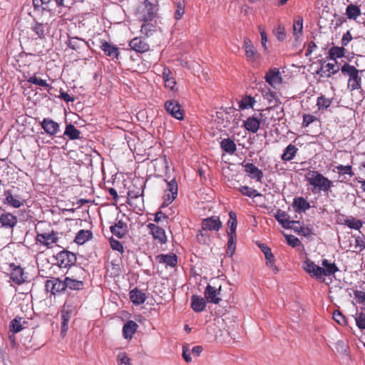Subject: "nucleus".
Wrapping results in <instances>:
<instances>
[{"label":"nucleus","instance_id":"nucleus-22","mask_svg":"<svg viewBox=\"0 0 365 365\" xmlns=\"http://www.w3.org/2000/svg\"><path fill=\"white\" fill-rule=\"evenodd\" d=\"M245 170L251 178L255 179L257 182L262 181L263 173L253 163H247L245 165Z\"/></svg>","mask_w":365,"mask_h":365},{"label":"nucleus","instance_id":"nucleus-50","mask_svg":"<svg viewBox=\"0 0 365 365\" xmlns=\"http://www.w3.org/2000/svg\"><path fill=\"white\" fill-rule=\"evenodd\" d=\"M336 170L339 175H348L350 177L354 175L351 165H339L336 167Z\"/></svg>","mask_w":365,"mask_h":365},{"label":"nucleus","instance_id":"nucleus-12","mask_svg":"<svg viewBox=\"0 0 365 365\" xmlns=\"http://www.w3.org/2000/svg\"><path fill=\"white\" fill-rule=\"evenodd\" d=\"M221 289V287L219 289H217L210 284H208L205 290V298L207 301V302L213 303V304H219L221 301L220 298V292Z\"/></svg>","mask_w":365,"mask_h":365},{"label":"nucleus","instance_id":"nucleus-24","mask_svg":"<svg viewBox=\"0 0 365 365\" xmlns=\"http://www.w3.org/2000/svg\"><path fill=\"white\" fill-rule=\"evenodd\" d=\"M277 220L282 225L284 228L292 227L291 224L299 225V221H291L289 220L287 214L282 210H278L275 215Z\"/></svg>","mask_w":365,"mask_h":365},{"label":"nucleus","instance_id":"nucleus-26","mask_svg":"<svg viewBox=\"0 0 365 365\" xmlns=\"http://www.w3.org/2000/svg\"><path fill=\"white\" fill-rule=\"evenodd\" d=\"M101 48L104 51L106 56L112 58H118L120 54L118 48L111 45L107 41H103L101 46Z\"/></svg>","mask_w":365,"mask_h":365},{"label":"nucleus","instance_id":"nucleus-59","mask_svg":"<svg viewBox=\"0 0 365 365\" xmlns=\"http://www.w3.org/2000/svg\"><path fill=\"white\" fill-rule=\"evenodd\" d=\"M316 117L310 115V114H305L303 116V125L304 127H307L309 124H311L312 122H314L316 120Z\"/></svg>","mask_w":365,"mask_h":365},{"label":"nucleus","instance_id":"nucleus-15","mask_svg":"<svg viewBox=\"0 0 365 365\" xmlns=\"http://www.w3.org/2000/svg\"><path fill=\"white\" fill-rule=\"evenodd\" d=\"M4 203L13 207L19 208L24 205L25 200L19 195H14L11 191L6 190L4 192Z\"/></svg>","mask_w":365,"mask_h":365},{"label":"nucleus","instance_id":"nucleus-3","mask_svg":"<svg viewBox=\"0 0 365 365\" xmlns=\"http://www.w3.org/2000/svg\"><path fill=\"white\" fill-rule=\"evenodd\" d=\"M157 6L148 1L140 4L135 11V16L140 21H151L156 15Z\"/></svg>","mask_w":365,"mask_h":365},{"label":"nucleus","instance_id":"nucleus-64","mask_svg":"<svg viewBox=\"0 0 365 365\" xmlns=\"http://www.w3.org/2000/svg\"><path fill=\"white\" fill-rule=\"evenodd\" d=\"M354 297L359 303H364L365 301V293L362 291L356 290L354 292Z\"/></svg>","mask_w":365,"mask_h":365},{"label":"nucleus","instance_id":"nucleus-62","mask_svg":"<svg viewBox=\"0 0 365 365\" xmlns=\"http://www.w3.org/2000/svg\"><path fill=\"white\" fill-rule=\"evenodd\" d=\"M346 225L350 228H353V229H356V230L359 229L361 227V225H362L361 221H359V220H354L347 221L346 222Z\"/></svg>","mask_w":365,"mask_h":365},{"label":"nucleus","instance_id":"nucleus-21","mask_svg":"<svg viewBox=\"0 0 365 365\" xmlns=\"http://www.w3.org/2000/svg\"><path fill=\"white\" fill-rule=\"evenodd\" d=\"M322 265L324 267H321V277L322 276H330L334 274L339 271V268L335 263H331L328 259H323L322 261Z\"/></svg>","mask_w":365,"mask_h":365},{"label":"nucleus","instance_id":"nucleus-23","mask_svg":"<svg viewBox=\"0 0 365 365\" xmlns=\"http://www.w3.org/2000/svg\"><path fill=\"white\" fill-rule=\"evenodd\" d=\"M243 125L247 130L252 132V133H256L260 126V118H256L254 116L249 117L244 121Z\"/></svg>","mask_w":365,"mask_h":365},{"label":"nucleus","instance_id":"nucleus-37","mask_svg":"<svg viewBox=\"0 0 365 365\" xmlns=\"http://www.w3.org/2000/svg\"><path fill=\"white\" fill-rule=\"evenodd\" d=\"M255 103V98L250 96H245L238 101L239 108L241 110L252 108Z\"/></svg>","mask_w":365,"mask_h":365},{"label":"nucleus","instance_id":"nucleus-35","mask_svg":"<svg viewBox=\"0 0 365 365\" xmlns=\"http://www.w3.org/2000/svg\"><path fill=\"white\" fill-rule=\"evenodd\" d=\"M93 236V234L89 230H80L75 238V242L78 245H83L88 240H89Z\"/></svg>","mask_w":365,"mask_h":365},{"label":"nucleus","instance_id":"nucleus-51","mask_svg":"<svg viewBox=\"0 0 365 365\" xmlns=\"http://www.w3.org/2000/svg\"><path fill=\"white\" fill-rule=\"evenodd\" d=\"M46 25L43 24L36 23L32 27V30L36 34L39 38H43L46 30Z\"/></svg>","mask_w":365,"mask_h":365},{"label":"nucleus","instance_id":"nucleus-48","mask_svg":"<svg viewBox=\"0 0 365 365\" xmlns=\"http://www.w3.org/2000/svg\"><path fill=\"white\" fill-rule=\"evenodd\" d=\"M239 191L243 195L250 197H255L257 196H260L261 194L257 192V190L250 187L248 186H242L239 188Z\"/></svg>","mask_w":365,"mask_h":365},{"label":"nucleus","instance_id":"nucleus-42","mask_svg":"<svg viewBox=\"0 0 365 365\" xmlns=\"http://www.w3.org/2000/svg\"><path fill=\"white\" fill-rule=\"evenodd\" d=\"M64 135L68 136L71 140H76L81 138V132L72 124L66 125Z\"/></svg>","mask_w":365,"mask_h":365},{"label":"nucleus","instance_id":"nucleus-38","mask_svg":"<svg viewBox=\"0 0 365 365\" xmlns=\"http://www.w3.org/2000/svg\"><path fill=\"white\" fill-rule=\"evenodd\" d=\"M26 322L23 318L16 317L10 323V329L14 332L17 333L21 331L25 328Z\"/></svg>","mask_w":365,"mask_h":365},{"label":"nucleus","instance_id":"nucleus-13","mask_svg":"<svg viewBox=\"0 0 365 365\" xmlns=\"http://www.w3.org/2000/svg\"><path fill=\"white\" fill-rule=\"evenodd\" d=\"M41 125L45 133L49 135H54L60 130L59 124L50 118H44L41 122Z\"/></svg>","mask_w":365,"mask_h":365},{"label":"nucleus","instance_id":"nucleus-4","mask_svg":"<svg viewBox=\"0 0 365 365\" xmlns=\"http://www.w3.org/2000/svg\"><path fill=\"white\" fill-rule=\"evenodd\" d=\"M222 226V222L217 216H212L204 219L202 222V230L200 231V233L197 235V240L205 243V240L202 239L205 236L203 231L208 230L217 232L221 229Z\"/></svg>","mask_w":365,"mask_h":365},{"label":"nucleus","instance_id":"nucleus-14","mask_svg":"<svg viewBox=\"0 0 365 365\" xmlns=\"http://www.w3.org/2000/svg\"><path fill=\"white\" fill-rule=\"evenodd\" d=\"M339 70H341V68H339V65L337 64L336 61L328 63L324 62L321 66V68L319 71V73L322 76L329 77L331 75L336 73Z\"/></svg>","mask_w":365,"mask_h":365},{"label":"nucleus","instance_id":"nucleus-11","mask_svg":"<svg viewBox=\"0 0 365 365\" xmlns=\"http://www.w3.org/2000/svg\"><path fill=\"white\" fill-rule=\"evenodd\" d=\"M57 240L56 233L53 231L51 232H37L36 241L48 247L56 243Z\"/></svg>","mask_w":365,"mask_h":365},{"label":"nucleus","instance_id":"nucleus-52","mask_svg":"<svg viewBox=\"0 0 365 365\" xmlns=\"http://www.w3.org/2000/svg\"><path fill=\"white\" fill-rule=\"evenodd\" d=\"M70 317L68 312H63L61 314V334L65 335L68 329V321Z\"/></svg>","mask_w":365,"mask_h":365},{"label":"nucleus","instance_id":"nucleus-32","mask_svg":"<svg viewBox=\"0 0 365 365\" xmlns=\"http://www.w3.org/2000/svg\"><path fill=\"white\" fill-rule=\"evenodd\" d=\"M259 247L262 252L264 253L266 258V264L273 269H276V267L274 264V255L266 245L262 244L259 245Z\"/></svg>","mask_w":365,"mask_h":365},{"label":"nucleus","instance_id":"nucleus-20","mask_svg":"<svg viewBox=\"0 0 365 365\" xmlns=\"http://www.w3.org/2000/svg\"><path fill=\"white\" fill-rule=\"evenodd\" d=\"M129 46L131 49L139 53H144L149 50V45L142 38L135 37L133 38L130 43Z\"/></svg>","mask_w":365,"mask_h":365},{"label":"nucleus","instance_id":"nucleus-6","mask_svg":"<svg viewBox=\"0 0 365 365\" xmlns=\"http://www.w3.org/2000/svg\"><path fill=\"white\" fill-rule=\"evenodd\" d=\"M165 109L170 115L178 120H182L184 118L183 110L175 100L167 101L165 103Z\"/></svg>","mask_w":365,"mask_h":365},{"label":"nucleus","instance_id":"nucleus-18","mask_svg":"<svg viewBox=\"0 0 365 365\" xmlns=\"http://www.w3.org/2000/svg\"><path fill=\"white\" fill-rule=\"evenodd\" d=\"M304 269L316 279L321 278V267L315 264L310 259H306L303 263Z\"/></svg>","mask_w":365,"mask_h":365},{"label":"nucleus","instance_id":"nucleus-57","mask_svg":"<svg viewBox=\"0 0 365 365\" xmlns=\"http://www.w3.org/2000/svg\"><path fill=\"white\" fill-rule=\"evenodd\" d=\"M357 327L361 329H365V314L361 312L355 318Z\"/></svg>","mask_w":365,"mask_h":365},{"label":"nucleus","instance_id":"nucleus-36","mask_svg":"<svg viewBox=\"0 0 365 365\" xmlns=\"http://www.w3.org/2000/svg\"><path fill=\"white\" fill-rule=\"evenodd\" d=\"M298 149L294 145L289 144L284 150L283 154L282 155V160L284 161H290L294 157L297 152Z\"/></svg>","mask_w":365,"mask_h":365},{"label":"nucleus","instance_id":"nucleus-60","mask_svg":"<svg viewBox=\"0 0 365 365\" xmlns=\"http://www.w3.org/2000/svg\"><path fill=\"white\" fill-rule=\"evenodd\" d=\"M110 243L113 250L121 252L123 251V247L119 241L115 240H111Z\"/></svg>","mask_w":365,"mask_h":365},{"label":"nucleus","instance_id":"nucleus-5","mask_svg":"<svg viewBox=\"0 0 365 365\" xmlns=\"http://www.w3.org/2000/svg\"><path fill=\"white\" fill-rule=\"evenodd\" d=\"M242 48L248 61L254 63L259 60L260 55L249 38H244Z\"/></svg>","mask_w":365,"mask_h":365},{"label":"nucleus","instance_id":"nucleus-9","mask_svg":"<svg viewBox=\"0 0 365 365\" xmlns=\"http://www.w3.org/2000/svg\"><path fill=\"white\" fill-rule=\"evenodd\" d=\"M45 288L47 292L56 294L66 289L65 281H61L58 278H52L46 282Z\"/></svg>","mask_w":365,"mask_h":365},{"label":"nucleus","instance_id":"nucleus-55","mask_svg":"<svg viewBox=\"0 0 365 365\" xmlns=\"http://www.w3.org/2000/svg\"><path fill=\"white\" fill-rule=\"evenodd\" d=\"M185 13V5L183 2L177 3L176 10L175 12V18L177 20L180 19Z\"/></svg>","mask_w":365,"mask_h":365},{"label":"nucleus","instance_id":"nucleus-49","mask_svg":"<svg viewBox=\"0 0 365 365\" xmlns=\"http://www.w3.org/2000/svg\"><path fill=\"white\" fill-rule=\"evenodd\" d=\"M116 360L118 365H133L131 359L125 352H120L117 355Z\"/></svg>","mask_w":365,"mask_h":365},{"label":"nucleus","instance_id":"nucleus-53","mask_svg":"<svg viewBox=\"0 0 365 365\" xmlns=\"http://www.w3.org/2000/svg\"><path fill=\"white\" fill-rule=\"evenodd\" d=\"M274 34L279 41H282L286 38L285 29L281 24L274 29Z\"/></svg>","mask_w":365,"mask_h":365},{"label":"nucleus","instance_id":"nucleus-30","mask_svg":"<svg viewBox=\"0 0 365 365\" xmlns=\"http://www.w3.org/2000/svg\"><path fill=\"white\" fill-rule=\"evenodd\" d=\"M303 18L297 16L294 18L293 22V36L296 40H298L302 34L303 31Z\"/></svg>","mask_w":365,"mask_h":365},{"label":"nucleus","instance_id":"nucleus-41","mask_svg":"<svg viewBox=\"0 0 365 365\" xmlns=\"http://www.w3.org/2000/svg\"><path fill=\"white\" fill-rule=\"evenodd\" d=\"M228 241H227V255L229 257H232L235 252L236 248V242H237V235H232V233L227 234Z\"/></svg>","mask_w":365,"mask_h":365},{"label":"nucleus","instance_id":"nucleus-16","mask_svg":"<svg viewBox=\"0 0 365 365\" xmlns=\"http://www.w3.org/2000/svg\"><path fill=\"white\" fill-rule=\"evenodd\" d=\"M11 267H12L10 274L11 279L17 284H21L26 282L27 277L23 269L19 266L11 265Z\"/></svg>","mask_w":365,"mask_h":365},{"label":"nucleus","instance_id":"nucleus-44","mask_svg":"<svg viewBox=\"0 0 365 365\" xmlns=\"http://www.w3.org/2000/svg\"><path fill=\"white\" fill-rule=\"evenodd\" d=\"M263 96L269 102V103L272 105L269 108V109H272V107L276 106L280 103L278 96H277V94L274 91H272L269 90L268 91L264 93Z\"/></svg>","mask_w":365,"mask_h":365},{"label":"nucleus","instance_id":"nucleus-10","mask_svg":"<svg viewBox=\"0 0 365 365\" xmlns=\"http://www.w3.org/2000/svg\"><path fill=\"white\" fill-rule=\"evenodd\" d=\"M167 183L165 195V203L166 205L170 204L177 197L178 195V184L175 179L168 181L165 180Z\"/></svg>","mask_w":365,"mask_h":365},{"label":"nucleus","instance_id":"nucleus-7","mask_svg":"<svg viewBox=\"0 0 365 365\" xmlns=\"http://www.w3.org/2000/svg\"><path fill=\"white\" fill-rule=\"evenodd\" d=\"M265 81L272 88H277L282 83L281 73L277 68H270L265 74Z\"/></svg>","mask_w":365,"mask_h":365},{"label":"nucleus","instance_id":"nucleus-25","mask_svg":"<svg viewBox=\"0 0 365 365\" xmlns=\"http://www.w3.org/2000/svg\"><path fill=\"white\" fill-rule=\"evenodd\" d=\"M127 231V224L122 220H119L115 225L110 227V232L118 238L124 237Z\"/></svg>","mask_w":365,"mask_h":365},{"label":"nucleus","instance_id":"nucleus-47","mask_svg":"<svg viewBox=\"0 0 365 365\" xmlns=\"http://www.w3.org/2000/svg\"><path fill=\"white\" fill-rule=\"evenodd\" d=\"M27 81L29 83H33V84H35V85H37V86H41V87H44V88H46L48 90H50L52 87L46 82V80H43V79H41V78H39L38 77H36V76L35 75H33L31 76H30L28 79H27Z\"/></svg>","mask_w":365,"mask_h":365},{"label":"nucleus","instance_id":"nucleus-58","mask_svg":"<svg viewBox=\"0 0 365 365\" xmlns=\"http://www.w3.org/2000/svg\"><path fill=\"white\" fill-rule=\"evenodd\" d=\"M286 240L287 244L293 247H297L300 245L299 240L294 235H287Z\"/></svg>","mask_w":365,"mask_h":365},{"label":"nucleus","instance_id":"nucleus-17","mask_svg":"<svg viewBox=\"0 0 365 365\" xmlns=\"http://www.w3.org/2000/svg\"><path fill=\"white\" fill-rule=\"evenodd\" d=\"M148 227L150 229L151 234L155 240H158L160 244L166 243L167 237L164 229L153 223H150L148 225Z\"/></svg>","mask_w":365,"mask_h":365},{"label":"nucleus","instance_id":"nucleus-34","mask_svg":"<svg viewBox=\"0 0 365 365\" xmlns=\"http://www.w3.org/2000/svg\"><path fill=\"white\" fill-rule=\"evenodd\" d=\"M293 207H294L295 211L299 212L309 209L310 205L303 197H297L294 199Z\"/></svg>","mask_w":365,"mask_h":365},{"label":"nucleus","instance_id":"nucleus-1","mask_svg":"<svg viewBox=\"0 0 365 365\" xmlns=\"http://www.w3.org/2000/svg\"><path fill=\"white\" fill-rule=\"evenodd\" d=\"M305 179L312 187V191H329L333 186V182L316 170H309L305 175Z\"/></svg>","mask_w":365,"mask_h":365},{"label":"nucleus","instance_id":"nucleus-27","mask_svg":"<svg viewBox=\"0 0 365 365\" xmlns=\"http://www.w3.org/2000/svg\"><path fill=\"white\" fill-rule=\"evenodd\" d=\"M191 307L195 312H201L206 307V302L204 298L197 296L192 295L191 297Z\"/></svg>","mask_w":365,"mask_h":365},{"label":"nucleus","instance_id":"nucleus-56","mask_svg":"<svg viewBox=\"0 0 365 365\" xmlns=\"http://www.w3.org/2000/svg\"><path fill=\"white\" fill-rule=\"evenodd\" d=\"M333 319L341 325H345L346 324V319L345 317L339 311L334 312Z\"/></svg>","mask_w":365,"mask_h":365},{"label":"nucleus","instance_id":"nucleus-43","mask_svg":"<svg viewBox=\"0 0 365 365\" xmlns=\"http://www.w3.org/2000/svg\"><path fill=\"white\" fill-rule=\"evenodd\" d=\"M221 148L228 153H234L236 150V145L234 141L230 138L223 139L221 143Z\"/></svg>","mask_w":365,"mask_h":365},{"label":"nucleus","instance_id":"nucleus-39","mask_svg":"<svg viewBox=\"0 0 365 365\" xmlns=\"http://www.w3.org/2000/svg\"><path fill=\"white\" fill-rule=\"evenodd\" d=\"M360 8L354 4H349L346 9V15L349 19H356L361 15Z\"/></svg>","mask_w":365,"mask_h":365},{"label":"nucleus","instance_id":"nucleus-2","mask_svg":"<svg viewBox=\"0 0 365 365\" xmlns=\"http://www.w3.org/2000/svg\"><path fill=\"white\" fill-rule=\"evenodd\" d=\"M343 75L347 78V88L351 91L361 88V77L364 71L345 63L341 68Z\"/></svg>","mask_w":365,"mask_h":365},{"label":"nucleus","instance_id":"nucleus-45","mask_svg":"<svg viewBox=\"0 0 365 365\" xmlns=\"http://www.w3.org/2000/svg\"><path fill=\"white\" fill-rule=\"evenodd\" d=\"M155 31V26L150 23L149 21L144 22L141 26L140 32L146 37L153 36Z\"/></svg>","mask_w":365,"mask_h":365},{"label":"nucleus","instance_id":"nucleus-63","mask_svg":"<svg viewBox=\"0 0 365 365\" xmlns=\"http://www.w3.org/2000/svg\"><path fill=\"white\" fill-rule=\"evenodd\" d=\"M352 39V36L351 35L350 31H346L345 34H344L342 38H341V44L343 46H346Z\"/></svg>","mask_w":365,"mask_h":365},{"label":"nucleus","instance_id":"nucleus-19","mask_svg":"<svg viewBox=\"0 0 365 365\" xmlns=\"http://www.w3.org/2000/svg\"><path fill=\"white\" fill-rule=\"evenodd\" d=\"M17 217L9 212H5L0 215V225L2 227L13 228L17 224Z\"/></svg>","mask_w":365,"mask_h":365},{"label":"nucleus","instance_id":"nucleus-28","mask_svg":"<svg viewBox=\"0 0 365 365\" xmlns=\"http://www.w3.org/2000/svg\"><path fill=\"white\" fill-rule=\"evenodd\" d=\"M138 324L132 320L127 322L123 327V334L125 339H130L138 329Z\"/></svg>","mask_w":365,"mask_h":365},{"label":"nucleus","instance_id":"nucleus-40","mask_svg":"<svg viewBox=\"0 0 365 365\" xmlns=\"http://www.w3.org/2000/svg\"><path fill=\"white\" fill-rule=\"evenodd\" d=\"M229 220L227 222L228 230H227V234L232 233L236 235V229L237 225V216L232 211L229 212Z\"/></svg>","mask_w":365,"mask_h":365},{"label":"nucleus","instance_id":"nucleus-61","mask_svg":"<svg viewBox=\"0 0 365 365\" xmlns=\"http://www.w3.org/2000/svg\"><path fill=\"white\" fill-rule=\"evenodd\" d=\"M142 194H143V190L142 191L138 190V192H135L134 190H129L128 192V197L129 200H132L134 199L140 198V196L142 195Z\"/></svg>","mask_w":365,"mask_h":365},{"label":"nucleus","instance_id":"nucleus-29","mask_svg":"<svg viewBox=\"0 0 365 365\" xmlns=\"http://www.w3.org/2000/svg\"><path fill=\"white\" fill-rule=\"evenodd\" d=\"M159 263L165 264L168 266L174 267L178 262L177 256L174 254L170 255H160L157 257Z\"/></svg>","mask_w":365,"mask_h":365},{"label":"nucleus","instance_id":"nucleus-46","mask_svg":"<svg viewBox=\"0 0 365 365\" xmlns=\"http://www.w3.org/2000/svg\"><path fill=\"white\" fill-rule=\"evenodd\" d=\"M344 54L345 49L343 46L341 47L334 46L329 50V56L333 61H336V58L343 57Z\"/></svg>","mask_w":365,"mask_h":365},{"label":"nucleus","instance_id":"nucleus-54","mask_svg":"<svg viewBox=\"0 0 365 365\" xmlns=\"http://www.w3.org/2000/svg\"><path fill=\"white\" fill-rule=\"evenodd\" d=\"M331 103V100L324 96H320L317 99V106L319 110L327 108L329 107Z\"/></svg>","mask_w":365,"mask_h":365},{"label":"nucleus","instance_id":"nucleus-31","mask_svg":"<svg viewBox=\"0 0 365 365\" xmlns=\"http://www.w3.org/2000/svg\"><path fill=\"white\" fill-rule=\"evenodd\" d=\"M130 298L133 304L140 305L144 303L146 299V296L143 292L137 289H134L130 292Z\"/></svg>","mask_w":365,"mask_h":365},{"label":"nucleus","instance_id":"nucleus-33","mask_svg":"<svg viewBox=\"0 0 365 365\" xmlns=\"http://www.w3.org/2000/svg\"><path fill=\"white\" fill-rule=\"evenodd\" d=\"M66 288H69L73 290H80L83 288V282L81 280H77L68 277L64 279Z\"/></svg>","mask_w":365,"mask_h":365},{"label":"nucleus","instance_id":"nucleus-8","mask_svg":"<svg viewBox=\"0 0 365 365\" xmlns=\"http://www.w3.org/2000/svg\"><path fill=\"white\" fill-rule=\"evenodd\" d=\"M56 260L60 267H67L76 262V257L74 253L63 250L57 254Z\"/></svg>","mask_w":365,"mask_h":365}]
</instances>
